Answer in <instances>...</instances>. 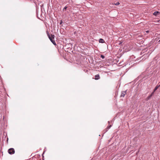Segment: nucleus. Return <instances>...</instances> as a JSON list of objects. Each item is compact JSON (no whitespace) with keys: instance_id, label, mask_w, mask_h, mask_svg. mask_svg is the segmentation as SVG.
Listing matches in <instances>:
<instances>
[{"instance_id":"obj_1","label":"nucleus","mask_w":160,"mask_h":160,"mask_svg":"<svg viewBox=\"0 0 160 160\" xmlns=\"http://www.w3.org/2000/svg\"><path fill=\"white\" fill-rule=\"evenodd\" d=\"M156 61H152L149 63L147 68L146 70H158V67L156 64Z\"/></svg>"},{"instance_id":"obj_2","label":"nucleus","mask_w":160,"mask_h":160,"mask_svg":"<svg viewBox=\"0 0 160 160\" xmlns=\"http://www.w3.org/2000/svg\"><path fill=\"white\" fill-rule=\"evenodd\" d=\"M8 152L10 154H13L15 153V151L13 148H11L8 149Z\"/></svg>"},{"instance_id":"obj_3","label":"nucleus","mask_w":160,"mask_h":160,"mask_svg":"<svg viewBox=\"0 0 160 160\" xmlns=\"http://www.w3.org/2000/svg\"><path fill=\"white\" fill-rule=\"evenodd\" d=\"M48 38L50 41L51 42V41H53V39H54L55 36L53 34H51V36H49Z\"/></svg>"},{"instance_id":"obj_4","label":"nucleus","mask_w":160,"mask_h":160,"mask_svg":"<svg viewBox=\"0 0 160 160\" xmlns=\"http://www.w3.org/2000/svg\"><path fill=\"white\" fill-rule=\"evenodd\" d=\"M160 14V12L158 11H155L153 13V15L155 17H157Z\"/></svg>"},{"instance_id":"obj_5","label":"nucleus","mask_w":160,"mask_h":160,"mask_svg":"<svg viewBox=\"0 0 160 160\" xmlns=\"http://www.w3.org/2000/svg\"><path fill=\"white\" fill-rule=\"evenodd\" d=\"M126 94V91H123L122 92L121 94V97H124L125 94Z\"/></svg>"},{"instance_id":"obj_6","label":"nucleus","mask_w":160,"mask_h":160,"mask_svg":"<svg viewBox=\"0 0 160 160\" xmlns=\"http://www.w3.org/2000/svg\"><path fill=\"white\" fill-rule=\"evenodd\" d=\"M99 43H104L105 42L104 40L102 38H100L99 40Z\"/></svg>"},{"instance_id":"obj_7","label":"nucleus","mask_w":160,"mask_h":160,"mask_svg":"<svg viewBox=\"0 0 160 160\" xmlns=\"http://www.w3.org/2000/svg\"><path fill=\"white\" fill-rule=\"evenodd\" d=\"M99 78V76L98 74H97L95 76V79L98 80Z\"/></svg>"},{"instance_id":"obj_8","label":"nucleus","mask_w":160,"mask_h":160,"mask_svg":"<svg viewBox=\"0 0 160 160\" xmlns=\"http://www.w3.org/2000/svg\"><path fill=\"white\" fill-rule=\"evenodd\" d=\"M160 86V84L159 85L157 86L154 89V92H155L158 88Z\"/></svg>"},{"instance_id":"obj_9","label":"nucleus","mask_w":160,"mask_h":160,"mask_svg":"<svg viewBox=\"0 0 160 160\" xmlns=\"http://www.w3.org/2000/svg\"><path fill=\"white\" fill-rule=\"evenodd\" d=\"M51 42L54 45H56V43L55 42V41L54 40H53L52 41H51Z\"/></svg>"},{"instance_id":"obj_10","label":"nucleus","mask_w":160,"mask_h":160,"mask_svg":"<svg viewBox=\"0 0 160 160\" xmlns=\"http://www.w3.org/2000/svg\"><path fill=\"white\" fill-rule=\"evenodd\" d=\"M68 7L67 6H65L63 8V10H62V11H65L67 8Z\"/></svg>"},{"instance_id":"obj_11","label":"nucleus","mask_w":160,"mask_h":160,"mask_svg":"<svg viewBox=\"0 0 160 160\" xmlns=\"http://www.w3.org/2000/svg\"><path fill=\"white\" fill-rule=\"evenodd\" d=\"M100 58L102 59H104L105 58V56L101 54L100 55Z\"/></svg>"},{"instance_id":"obj_12","label":"nucleus","mask_w":160,"mask_h":160,"mask_svg":"<svg viewBox=\"0 0 160 160\" xmlns=\"http://www.w3.org/2000/svg\"><path fill=\"white\" fill-rule=\"evenodd\" d=\"M152 96V95H149L148 96V97L147 98V99L149 100L150 99V98H151V97Z\"/></svg>"},{"instance_id":"obj_13","label":"nucleus","mask_w":160,"mask_h":160,"mask_svg":"<svg viewBox=\"0 0 160 160\" xmlns=\"http://www.w3.org/2000/svg\"><path fill=\"white\" fill-rule=\"evenodd\" d=\"M119 4H120V3L119 2H118L116 3H114V5H115L116 6L118 5H119Z\"/></svg>"},{"instance_id":"obj_14","label":"nucleus","mask_w":160,"mask_h":160,"mask_svg":"<svg viewBox=\"0 0 160 160\" xmlns=\"http://www.w3.org/2000/svg\"><path fill=\"white\" fill-rule=\"evenodd\" d=\"M47 35H48V37L49 38V36H50L49 34V32H47Z\"/></svg>"},{"instance_id":"obj_15","label":"nucleus","mask_w":160,"mask_h":160,"mask_svg":"<svg viewBox=\"0 0 160 160\" xmlns=\"http://www.w3.org/2000/svg\"><path fill=\"white\" fill-rule=\"evenodd\" d=\"M63 23V21H62V20H61V21H60V25H61V24H62Z\"/></svg>"},{"instance_id":"obj_16","label":"nucleus","mask_w":160,"mask_h":160,"mask_svg":"<svg viewBox=\"0 0 160 160\" xmlns=\"http://www.w3.org/2000/svg\"><path fill=\"white\" fill-rule=\"evenodd\" d=\"M154 92H154V90H153V91L151 93V94L150 95H152V96L153 95Z\"/></svg>"},{"instance_id":"obj_17","label":"nucleus","mask_w":160,"mask_h":160,"mask_svg":"<svg viewBox=\"0 0 160 160\" xmlns=\"http://www.w3.org/2000/svg\"><path fill=\"white\" fill-rule=\"evenodd\" d=\"M111 127V125L110 126H109V127H107L108 129H109Z\"/></svg>"},{"instance_id":"obj_18","label":"nucleus","mask_w":160,"mask_h":160,"mask_svg":"<svg viewBox=\"0 0 160 160\" xmlns=\"http://www.w3.org/2000/svg\"><path fill=\"white\" fill-rule=\"evenodd\" d=\"M122 42H120V43H119V45H120V44H122Z\"/></svg>"},{"instance_id":"obj_19","label":"nucleus","mask_w":160,"mask_h":160,"mask_svg":"<svg viewBox=\"0 0 160 160\" xmlns=\"http://www.w3.org/2000/svg\"><path fill=\"white\" fill-rule=\"evenodd\" d=\"M158 43L159 44L160 43V40L158 42Z\"/></svg>"},{"instance_id":"obj_20","label":"nucleus","mask_w":160,"mask_h":160,"mask_svg":"<svg viewBox=\"0 0 160 160\" xmlns=\"http://www.w3.org/2000/svg\"><path fill=\"white\" fill-rule=\"evenodd\" d=\"M148 32V31H147V32Z\"/></svg>"}]
</instances>
